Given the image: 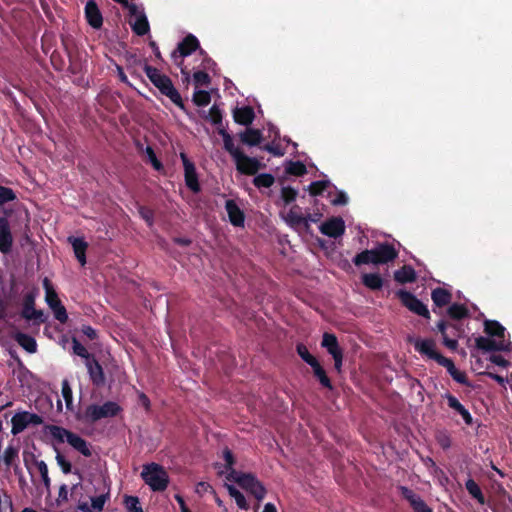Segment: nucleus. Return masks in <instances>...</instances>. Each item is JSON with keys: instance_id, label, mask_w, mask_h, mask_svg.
Instances as JSON below:
<instances>
[{"instance_id": "nucleus-1", "label": "nucleus", "mask_w": 512, "mask_h": 512, "mask_svg": "<svg viewBox=\"0 0 512 512\" xmlns=\"http://www.w3.org/2000/svg\"><path fill=\"white\" fill-rule=\"evenodd\" d=\"M414 345V349L423 356L436 361L439 365L446 368L450 376L459 384L470 386L467 375L465 372L456 368L454 362L436 350V343L433 339H420L416 338L410 340Z\"/></svg>"}, {"instance_id": "nucleus-2", "label": "nucleus", "mask_w": 512, "mask_h": 512, "mask_svg": "<svg viewBox=\"0 0 512 512\" xmlns=\"http://www.w3.org/2000/svg\"><path fill=\"white\" fill-rule=\"evenodd\" d=\"M398 257V251L393 244L389 242L378 243L373 249H366L353 258L355 266L365 264H387L394 261Z\"/></svg>"}, {"instance_id": "nucleus-3", "label": "nucleus", "mask_w": 512, "mask_h": 512, "mask_svg": "<svg viewBox=\"0 0 512 512\" xmlns=\"http://www.w3.org/2000/svg\"><path fill=\"white\" fill-rule=\"evenodd\" d=\"M267 136L265 135V129H258V170L266 167V164L263 162V157L260 155L262 152H268L273 156H283L285 154V147L282 144V140L280 139L278 129L269 125L267 130Z\"/></svg>"}, {"instance_id": "nucleus-4", "label": "nucleus", "mask_w": 512, "mask_h": 512, "mask_svg": "<svg viewBox=\"0 0 512 512\" xmlns=\"http://www.w3.org/2000/svg\"><path fill=\"white\" fill-rule=\"evenodd\" d=\"M144 72L152 84L158 88L161 94L168 97L181 110H186L180 93L174 87L172 80L167 75L161 74L157 68L150 65L144 66Z\"/></svg>"}, {"instance_id": "nucleus-5", "label": "nucleus", "mask_w": 512, "mask_h": 512, "mask_svg": "<svg viewBox=\"0 0 512 512\" xmlns=\"http://www.w3.org/2000/svg\"><path fill=\"white\" fill-rule=\"evenodd\" d=\"M121 411L122 408L118 403L114 401H106L102 405H88L78 418L85 423L93 424L103 418L115 417Z\"/></svg>"}, {"instance_id": "nucleus-6", "label": "nucleus", "mask_w": 512, "mask_h": 512, "mask_svg": "<svg viewBox=\"0 0 512 512\" xmlns=\"http://www.w3.org/2000/svg\"><path fill=\"white\" fill-rule=\"evenodd\" d=\"M141 478L154 492L166 490L169 484V476L163 466L150 463L143 466Z\"/></svg>"}, {"instance_id": "nucleus-7", "label": "nucleus", "mask_w": 512, "mask_h": 512, "mask_svg": "<svg viewBox=\"0 0 512 512\" xmlns=\"http://www.w3.org/2000/svg\"><path fill=\"white\" fill-rule=\"evenodd\" d=\"M36 292L30 291L24 295L21 317L27 321H33V324L40 325L47 321V316L43 310L35 308Z\"/></svg>"}, {"instance_id": "nucleus-8", "label": "nucleus", "mask_w": 512, "mask_h": 512, "mask_svg": "<svg viewBox=\"0 0 512 512\" xmlns=\"http://www.w3.org/2000/svg\"><path fill=\"white\" fill-rule=\"evenodd\" d=\"M200 50V54L204 55L205 51L200 48L199 40L193 34H188L182 41L178 43L177 49L171 54L174 62L180 66L183 63V58L191 55L196 50Z\"/></svg>"}, {"instance_id": "nucleus-9", "label": "nucleus", "mask_w": 512, "mask_h": 512, "mask_svg": "<svg viewBox=\"0 0 512 512\" xmlns=\"http://www.w3.org/2000/svg\"><path fill=\"white\" fill-rule=\"evenodd\" d=\"M437 329L443 338V344L450 350L455 351L458 347V338L461 337L463 329L461 325L440 320Z\"/></svg>"}, {"instance_id": "nucleus-10", "label": "nucleus", "mask_w": 512, "mask_h": 512, "mask_svg": "<svg viewBox=\"0 0 512 512\" xmlns=\"http://www.w3.org/2000/svg\"><path fill=\"white\" fill-rule=\"evenodd\" d=\"M396 294L402 305L409 311L427 320L430 319V312L427 306L413 293L401 289Z\"/></svg>"}, {"instance_id": "nucleus-11", "label": "nucleus", "mask_w": 512, "mask_h": 512, "mask_svg": "<svg viewBox=\"0 0 512 512\" xmlns=\"http://www.w3.org/2000/svg\"><path fill=\"white\" fill-rule=\"evenodd\" d=\"M43 423V418L35 413L28 411L17 412L11 419V433L16 436L23 432L29 425H40Z\"/></svg>"}, {"instance_id": "nucleus-12", "label": "nucleus", "mask_w": 512, "mask_h": 512, "mask_svg": "<svg viewBox=\"0 0 512 512\" xmlns=\"http://www.w3.org/2000/svg\"><path fill=\"white\" fill-rule=\"evenodd\" d=\"M226 483L233 484L236 483L241 488L250 491L251 493L255 492L256 487V479L251 473H243L237 470H232L227 473L225 476Z\"/></svg>"}, {"instance_id": "nucleus-13", "label": "nucleus", "mask_w": 512, "mask_h": 512, "mask_svg": "<svg viewBox=\"0 0 512 512\" xmlns=\"http://www.w3.org/2000/svg\"><path fill=\"white\" fill-rule=\"evenodd\" d=\"M183 167H184V178L186 186L193 192L199 193L201 186L198 180V175L193 162H191L185 153L180 154Z\"/></svg>"}, {"instance_id": "nucleus-14", "label": "nucleus", "mask_w": 512, "mask_h": 512, "mask_svg": "<svg viewBox=\"0 0 512 512\" xmlns=\"http://www.w3.org/2000/svg\"><path fill=\"white\" fill-rule=\"evenodd\" d=\"M475 345L478 349L485 352L492 351H511L512 343L506 340H494L489 337L479 336L475 339Z\"/></svg>"}, {"instance_id": "nucleus-15", "label": "nucleus", "mask_w": 512, "mask_h": 512, "mask_svg": "<svg viewBox=\"0 0 512 512\" xmlns=\"http://www.w3.org/2000/svg\"><path fill=\"white\" fill-rule=\"evenodd\" d=\"M23 460L27 470L31 475V464L35 465V467L37 468L38 472L41 475L44 486L48 489L50 487L51 480L48 474V466L45 463V461L38 460L33 453H24Z\"/></svg>"}, {"instance_id": "nucleus-16", "label": "nucleus", "mask_w": 512, "mask_h": 512, "mask_svg": "<svg viewBox=\"0 0 512 512\" xmlns=\"http://www.w3.org/2000/svg\"><path fill=\"white\" fill-rule=\"evenodd\" d=\"M320 232L331 238H338L345 232V222L341 217H332L323 222L320 227Z\"/></svg>"}, {"instance_id": "nucleus-17", "label": "nucleus", "mask_w": 512, "mask_h": 512, "mask_svg": "<svg viewBox=\"0 0 512 512\" xmlns=\"http://www.w3.org/2000/svg\"><path fill=\"white\" fill-rule=\"evenodd\" d=\"M84 16L87 23L93 29H100L103 26V16L95 0H88L84 8Z\"/></svg>"}, {"instance_id": "nucleus-18", "label": "nucleus", "mask_w": 512, "mask_h": 512, "mask_svg": "<svg viewBox=\"0 0 512 512\" xmlns=\"http://www.w3.org/2000/svg\"><path fill=\"white\" fill-rule=\"evenodd\" d=\"M13 246V235L9 220L6 216L0 217V252L8 254Z\"/></svg>"}, {"instance_id": "nucleus-19", "label": "nucleus", "mask_w": 512, "mask_h": 512, "mask_svg": "<svg viewBox=\"0 0 512 512\" xmlns=\"http://www.w3.org/2000/svg\"><path fill=\"white\" fill-rule=\"evenodd\" d=\"M85 366L91 382L97 387L102 386L105 383V374L101 364L95 356H92L89 360L85 361Z\"/></svg>"}, {"instance_id": "nucleus-20", "label": "nucleus", "mask_w": 512, "mask_h": 512, "mask_svg": "<svg viewBox=\"0 0 512 512\" xmlns=\"http://www.w3.org/2000/svg\"><path fill=\"white\" fill-rule=\"evenodd\" d=\"M236 163V168L241 174L256 175V158L248 157L242 151L240 154L233 158Z\"/></svg>"}, {"instance_id": "nucleus-21", "label": "nucleus", "mask_w": 512, "mask_h": 512, "mask_svg": "<svg viewBox=\"0 0 512 512\" xmlns=\"http://www.w3.org/2000/svg\"><path fill=\"white\" fill-rule=\"evenodd\" d=\"M444 397L447 400L449 408L460 414L466 425L471 426L473 424V417L468 409H466L454 395L446 393Z\"/></svg>"}, {"instance_id": "nucleus-22", "label": "nucleus", "mask_w": 512, "mask_h": 512, "mask_svg": "<svg viewBox=\"0 0 512 512\" xmlns=\"http://www.w3.org/2000/svg\"><path fill=\"white\" fill-rule=\"evenodd\" d=\"M286 221L291 227L298 228L302 227L304 230L308 231L310 228V224L308 223V218L303 216L300 212V207L295 205L293 206L287 214Z\"/></svg>"}, {"instance_id": "nucleus-23", "label": "nucleus", "mask_w": 512, "mask_h": 512, "mask_svg": "<svg viewBox=\"0 0 512 512\" xmlns=\"http://www.w3.org/2000/svg\"><path fill=\"white\" fill-rule=\"evenodd\" d=\"M225 209L229 217V221L233 226L240 227L244 224V213L238 207L236 202L232 199H229L225 203Z\"/></svg>"}, {"instance_id": "nucleus-24", "label": "nucleus", "mask_w": 512, "mask_h": 512, "mask_svg": "<svg viewBox=\"0 0 512 512\" xmlns=\"http://www.w3.org/2000/svg\"><path fill=\"white\" fill-rule=\"evenodd\" d=\"M68 241L73 247L76 259L81 264V266H84L86 264V251L88 248V243L83 238L73 236L69 237Z\"/></svg>"}, {"instance_id": "nucleus-25", "label": "nucleus", "mask_w": 512, "mask_h": 512, "mask_svg": "<svg viewBox=\"0 0 512 512\" xmlns=\"http://www.w3.org/2000/svg\"><path fill=\"white\" fill-rule=\"evenodd\" d=\"M17 281L14 276L10 280V289L0 300V319L4 318L5 310L17 298Z\"/></svg>"}, {"instance_id": "nucleus-26", "label": "nucleus", "mask_w": 512, "mask_h": 512, "mask_svg": "<svg viewBox=\"0 0 512 512\" xmlns=\"http://www.w3.org/2000/svg\"><path fill=\"white\" fill-rule=\"evenodd\" d=\"M68 444L71 445L75 450L81 453L85 457H90L92 452L89 448V444L85 439H83L78 434H75L71 431V434L68 435Z\"/></svg>"}, {"instance_id": "nucleus-27", "label": "nucleus", "mask_w": 512, "mask_h": 512, "mask_svg": "<svg viewBox=\"0 0 512 512\" xmlns=\"http://www.w3.org/2000/svg\"><path fill=\"white\" fill-rule=\"evenodd\" d=\"M431 299L436 307L442 308L450 304L452 300V294L447 289L437 287L432 290Z\"/></svg>"}, {"instance_id": "nucleus-28", "label": "nucleus", "mask_w": 512, "mask_h": 512, "mask_svg": "<svg viewBox=\"0 0 512 512\" xmlns=\"http://www.w3.org/2000/svg\"><path fill=\"white\" fill-rule=\"evenodd\" d=\"M416 278V272L410 265H404L394 272V279L400 284L413 283Z\"/></svg>"}, {"instance_id": "nucleus-29", "label": "nucleus", "mask_w": 512, "mask_h": 512, "mask_svg": "<svg viewBox=\"0 0 512 512\" xmlns=\"http://www.w3.org/2000/svg\"><path fill=\"white\" fill-rule=\"evenodd\" d=\"M255 117L254 110L250 106L236 108L233 112L234 121L241 125H249Z\"/></svg>"}, {"instance_id": "nucleus-30", "label": "nucleus", "mask_w": 512, "mask_h": 512, "mask_svg": "<svg viewBox=\"0 0 512 512\" xmlns=\"http://www.w3.org/2000/svg\"><path fill=\"white\" fill-rule=\"evenodd\" d=\"M321 345L332 357H336L337 355L343 353L339 346L337 337L332 333H324Z\"/></svg>"}, {"instance_id": "nucleus-31", "label": "nucleus", "mask_w": 512, "mask_h": 512, "mask_svg": "<svg viewBox=\"0 0 512 512\" xmlns=\"http://www.w3.org/2000/svg\"><path fill=\"white\" fill-rule=\"evenodd\" d=\"M484 332L490 337H496L498 340H505L506 329L496 320H485Z\"/></svg>"}, {"instance_id": "nucleus-32", "label": "nucleus", "mask_w": 512, "mask_h": 512, "mask_svg": "<svg viewBox=\"0 0 512 512\" xmlns=\"http://www.w3.org/2000/svg\"><path fill=\"white\" fill-rule=\"evenodd\" d=\"M2 460L6 470L14 468V465H19V449L16 446L8 445L4 450Z\"/></svg>"}, {"instance_id": "nucleus-33", "label": "nucleus", "mask_w": 512, "mask_h": 512, "mask_svg": "<svg viewBox=\"0 0 512 512\" xmlns=\"http://www.w3.org/2000/svg\"><path fill=\"white\" fill-rule=\"evenodd\" d=\"M218 134L222 136L224 149L234 158L242 152L240 148L235 146L232 136L223 127L217 128Z\"/></svg>"}, {"instance_id": "nucleus-34", "label": "nucleus", "mask_w": 512, "mask_h": 512, "mask_svg": "<svg viewBox=\"0 0 512 512\" xmlns=\"http://www.w3.org/2000/svg\"><path fill=\"white\" fill-rule=\"evenodd\" d=\"M310 366H311V368L313 370V374H314L315 378H317L319 383L323 387H325V388H327L329 390H332L333 389V385L331 383V380L327 376V373H326L325 369L321 366L319 361L317 360L316 362L311 363Z\"/></svg>"}, {"instance_id": "nucleus-35", "label": "nucleus", "mask_w": 512, "mask_h": 512, "mask_svg": "<svg viewBox=\"0 0 512 512\" xmlns=\"http://www.w3.org/2000/svg\"><path fill=\"white\" fill-rule=\"evenodd\" d=\"M43 287L45 289L46 294L45 301L47 305L50 307V309L62 303L48 278H45L43 280Z\"/></svg>"}, {"instance_id": "nucleus-36", "label": "nucleus", "mask_w": 512, "mask_h": 512, "mask_svg": "<svg viewBox=\"0 0 512 512\" xmlns=\"http://www.w3.org/2000/svg\"><path fill=\"white\" fill-rule=\"evenodd\" d=\"M15 340L28 353H35L37 351V343L32 336L18 332L15 335Z\"/></svg>"}, {"instance_id": "nucleus-37", "label": "nucleus", "mask_w": 512, "mask_h": 512, "mask_svg": "<svg viewBox=\"0 0 512 512\" xmlns=\"http://www.w3.org/2000/svg\"><path fill=\"white\" fill-rule=\"evenodd\" d=\"M465 488L469 495L476 499L477 502L481 505H484L486 503L485 496L480 488V486L472 479L469 478L465 483Z\"/></svg>"}, {"instance_id": "nucleus-38", "label": "nucleus", "mask_w": 512, "mask_h": 512, "mask_svg": "<svg viewBox=\"0 0 512 512\" xmlns=\"http://www.w3.org/2000/svg\"><path fill=\"white\" fill-rule=\"evenodd\" d=\"M362 283L371 290H380L383 286V279L377 273H366L362 275Z\"/></svg>"}, {"instance_id": "nucleus-39", "label": "nucleus", "mask_w": 512, "mask_h": 512, "mask_svg": "<svg viewBox=\"0 0 512 512\" xmlns=\"http://www.w3.org/2000/svg\"><path fill=\"white\" fill-rule=\"evenodd\" d=\"M45 431H47L58 443L68 441V435L71 434L70 430L52 424L46 425Z\"/></svg>"}, {"instance_id": "nucleus-40", "label": "nucleus", "mask_w": 512, "mask_h": 512, "mask_svg": "<svg viewBox=\"0 0 512 512\" xmlns=\"http://www.w3.org/2000/svg\"><path fill=\"white\" fill-rule=\"evenodd\" d=\"M225 487L228 490L229 495L234 498L237 506L240 509L248 510V503L242 492H240L233 484L225 483Z\"/></svg>"}, {"instance_id": "nucleus-41", "label": "nucleus", "mask_w": 512, "mask_h": 512, "mask_svg": "<svg viewBox=\"0 0 512 512\" xmlns=\"http://www.w3.org/2000/svg\"><path fill=\"white\" fill-rule=\"evenodd\" d=\"M448 316L453 320H461L469 315V310L463 304L454 303L447 309Z\"/></svg>"}, {"instance_id": "nucleus-42", "label": "nucleus", "mask_w": 512, "mask_h": 512, "mask_svg": "<svg viewBox=\"0 0 512 512\" xmlns=\"http://www.w3.org/2000/svg\"><path fill=\"white\" fill-rule=\"evenodd\" d=\"M285 172L293 176H303L307 173V168L301 161H287L285 166Z\"/></svg>"}, {"instance_id": "nucleus-43", "label": "nucleus", "mask_w": 512, "mask_h": 512, "mask_svg": "<svg viewBox=\"0 0 512 512\" xmlns=\"http://www.w3.org/2000/svg\"><path fill=\"white\" fill-rule=\"evenodd\" d=\"M133 32L138 36H143L150 31V25L145 14H141L134 24H132Z\"/></svg>"}, {"instance_id": "nucleus-44", "label": "nucleus", "mask_w": 512, "mask_h": 512, "mask_svg": "<svg viewBox=\"0 0 512 512\" xmlns=\"http://www.w3.org/2000/svg\"><path fill=\"white\" fill-rule=\"evenodd\" d=\"M398 489L401 493V496L409 502L412 509H414V507H416L418 503H420L423 500L412 489L406 486H399Z\"/></svg>"}, {"instance_id": "nucleus-45", "label": "nucleus", "mask_w": 512, "mask_h": 512, "mask_svg": "<svg viewBox=\"0 0 512 512\" xmlns=\"http://www.w3.org/2000/svg\"><path fill=\"white\" fill-rule=\"evenodd\" d=\"M331 186L329 180L314 181L308 186V191L311 196H319L324 193Z\"/></svg>"}, {"instance_id": "nucleus-46", "label": "nucleus", "mask_w": 512, "mask_h": 512, "mask_svg": "<svg viewBox=\"0 0 512 512\" xmlns=\"http://www.w3.org/2000/svg\"><path fill=\"white\" fill-rule=\"evenodd\" d=\"M192 101L196 106L204 107L211 102V95L206 90H196L193 94Z\"/></svg>"}, {"instance_id": "nucleus-47", "label": "nucleus", "mask_w": 512, "mask_h": 512, "mask_svg": "<svg viewBox=\"0 0 512 512\" xmlns=\"http://www.w3.org/2000/svg\"><path fill=\"white\" fill-rule=\"evenodd\" d=\"M203 117L209 120L213 125L217 126V128L222 127V112L216 105H213L209 109L207 115H203Z\"/></svg>"}, {"instance_id": "nucleus-48", "label": "nucleus", "mask_w": 512, "mask_h": 512, "mask_svg": "<svg viewBox=\"0 0 512 512\" xmlns=\"http://www.w3.org/2000/svg\"><path fill=\"white\" fill-rule=\"evenodd\" d=\"M239 140L244 145L256 146V129L246 128L244 132L239 133Z\"/></svg>"}, {"instance_id": "nucleus-49", "label": "nucleus", "mask_w": 512, "mask_h": 512, "mask_svg": "<svg viewBox=\"0 0 512 512\" xmlns=\"http://www.w3.org/2000/svg\"><path fill=\"white\" fill-rule=\"evenodd\" d=\"M72 348L73 353L85 359V361L94 356L93 354L89 353L88 350L75 337L72 338Z\"/></svg>"}, {"instance_id": "nucleus-50", "label": "nucleus", "mask_w": 512, "mask_h": 512, "mask_svg": "<svg viewBox=\"0 0 512 512\" xmlns=\"http://www.w3.org/2000/svg\"><path fill=\"white\" fill-rule=\"evenodd\" d=\"M298 191L290 186L282 187L281 199L285 205H289L296 200Z\"/></svg>"}, {"instance_id": "nucleus-51", "label": "nucleus", "mask_w": 512, "mask_h": 512, "mask_svg": "<svg viewBox=\"0 0 512 512\" xmlns=\"http://www.w3.org/2000/svg\"><path fill=\"white\" fill-rule=\"evenodd\" d=\"M297 354L301 357V359L306 362L308 365L317 361V359L310 354L308 348L303 343H298L296 345Z\"/></svg>"}, {"instance_id": "nucleus-52", "label": "nucleus", "mask_w": 512, "mask_h": 512, "mask_svg": "<svg viewBox=\"0 0 512 512\" xmlns=\"http://www.w3.org/2000/svg\"><path fill=\"white\" fill-rule=\"evenodd\" d=\"M193 81L196 87L209 86L211 83V78L207 72L199 70L194 72Z\"/></svg>"}, {"instance_id": "nucleus-53", "label": "nucleus", "mask_w": 512, "mask_h": 512, "mask_svg": "<svg viewBox=\"0 0 512 512\" xmlns=\"http://www.w3.org/2000/svg\"><path fill=\"white\" fill-rule=\"evenodd\" d=\"M16 193L12 188L0 186V206L16 200Z\"/></svg>"}, {"instance_id": "nucleus-54", "label": "nucleus", "mask_w": 512, "mask_h": 512, "mask_svg": "<svg viewBox=\"0 0 512 512\" xmlns=\"http://www.w3.org/2000/svg\"><path fill=\"white\" fill-rule=\"evenodd\" d=\"M125 504L128 512H143L139 499L136 496H126Z\"/></svg>"}, {"instance_id": "nucleus-55", "label": "nucleus", "mask_w": 512, "mask_h": 512, "mask_svg": "<svg viewBox=\"0 0 512 512\" xmlns=\"http://www.w3.org/2000/svg\"><path fill=\"white\" fill-rule=\"evenodd\" d=\"M53 311L54 317L60 323L65 324L68 320V314L65 306L61 303L60 305L51 309Z\"/></svg>"}, {"instance_id": "nucleus-56", "label": "nucleus", "mask_w": 512, "mask_h": 512, "mask_svg": "<svg viewBox=\"0 0 512 512\" xmlns=\"http://www.w3.org/2000/svg\"><path fill=\"white\" fill-rule=\"evenodd\" d=\"M148 158H149V161L151 163V165L153 166V168L157 171H160L163 169V164L161 163V161L157 158L153 148L151 146H147L146 147V150H145Z\"/></svg>"}, {"instance_id": "nucleus-57", "label": "nucleus", "mask_w": 512, "mask_h": 512, "mask_svg": "<svg viewBox=\"0 0 512 512\" xmlns=\"http://www.w3.org/2000/svg\"><path fill=\"white\" fill-rule=\"evenodd\" d=\"M108 495L101 494L91 498V507L93 511L100 512L103 510Z\"/></svg>"}, {"instance_id": "nucleus-58", "label": "nucleus", "mask_w": 512, "mask_h": 512, "mask_svg": "<svg viewBox=\"0 0 512 512\" xmlns=\"http://www.w3.org/2000/svg\"><path fill=\"white\" fill-rule=\"evenodd\" d=\"M62 396L66 402L67 408L70 409V407L72 405V401H73V394H72V389L67 380H64L62 382Z\"/></svg>"}, {"instance_id": "nucleus-59", "label": "nucleus", "mask_w": 512, "mask_h": 512, "mask_svg": "<svg viewBox=\"0 0 512 512\" xmlns=\"http://www.w3.org/2000/svg\"><path fill=\"white\" fill-rule=\"evenodd\" d=\"M223 458L225 460L226 474L232 470H235L233 467L235 464L234 455L232 451L227 447L223 450Z\"/></svg>"}, {"instance_id": "nucleus-60", "label": "nucleus", "mask_w": 512, "mask_h": 512, "mask_svg": "<svg viewBox=\"0 0 512 512\" xmlns=\"http://www.w3.org/2000/svg\"><path fill=\"white\" fill-rule=\"evenodd\" d=\"M55 459L64 474L71 473V470H72L71 463L60 452L57 451Z\"/></svg>"}, {"instance_id": "nucleus-61", "label": "nucleus", "mask_w": 512, "mask_h": 512, "mask_svg": "<svg viewBox=\"0 0 512 512\" xmlns=\"http://www.w3.org/2000/svg\"><path fill=\"white\" fill-rule=\"evenodd\" d=\"M274 183V177L271 174L262 173L258 174V188L265 187L268 188L272 186Z\"/></svg>"}, {"instance_id": "nucleus-62", "label": "nucleus", "mask_w": 512, "mask_h": 512, "mask_svg": "<svg viewBox=\"0 0 512 512\" xmlns=\"http://www.w3.org/2000/svg\"><path fill=\"white\" fill-rule=\"evenodd\" d=\"M438 444L443 450H447L451 447L452 441L447 433H440L436 437Z\"/></svg>"}, {"instance_id": "nucleus-63", "label": "nucleus", "mask_w": 512, "mask_h": 512, "mask_svg": "<svg viewBox=\"0 0 512 512\" xmlns=\"http://www.w3.org/2000/svg\"><path fill=\"white\" fill-rule=\"evenodd\" d=\"M139 213H140L141 217L147 222V224L149 226L153 225L154 213H153V211L151 209H148L146 207H141L139 209Z\"/></svg>"}, {"instance_id": "nucleus-64", "label": "nucleus", "mask_w": 512, "mask_h": 512, "mask_svg": "<svg viewBox=\"0 0 512 512\" xmlns=\"http://www.w3.org/2000/svg\"><path fill=\"white\" fill-rule=\"evenodd\" d=\"M50 60H51L53 67L56 70L61 71L63 69L64 61L59 53L53 52L50 57Z\"/></svg>"}]
</instances>
